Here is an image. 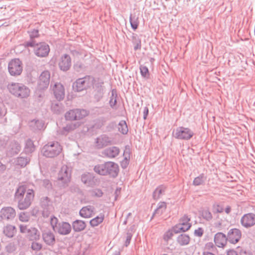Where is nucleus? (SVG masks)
I'll list each match as a JSON object with an SVG mask.
<instances>
[{
    "label": "nucleus",
    "mask_w": 255,
    "mask_h": 255,
    "mask_svg": "<svg viewBox=\"0 0 255 255\" xmlns=\"http://www.w3.org/2000/svg\"><path fill=\"white\" fill-rule=\"evenodd\" d=\"M103 90L102 86H100V88L98 91L99 92V96L98 99L99 100L101 99L103 96V93L101 92V91Z\"/></svg>",
    "instance_id": "nucleus-61"
},
{
    "label": "nucleus",
    "mask_w": 255,
    "mask_h": 255,
    "mask_svg": "<svg viewBox=\"0 0 255 255\" xmlns=\"http://www.w3.org/2000/svg\"><path fill=\"white\" fill-rule=\"evenodd\" d=\"M76 120L82 119L88 115L87 111L84 109H76L75 112Z\"/></svg>",
    "instance_id": "nucleus-40"
},
{
    "label": "nucleus",
    "mask_w": 255,
    "mask_h": 255,
    "mask_svg": "<svg viewBox=\"0 0 255 255\" xmlns=\"http://www.w3.org/2000/svg\"><path fill=\"white\" fill-rule=\"evenodd\" d=\"M227 255H238L237 253L234 251H229L227 252Z\"/></svg>",
    "instance_id": "nucleus-62"
},
{
    "label": "nucleus",
    "mask_w": 255,
    "mask_h": 255,
    "mask_svg": "<svg viewBox=\"0 0 255 255\" xmlns=\"http://www.w3.org/2000/svg\"><path fill=\"white\" fill-rule=\"evenodd\" d=\"M44 124L42 121L33 120L29 123V126L34 131L39 130L43 128Z\"/></svg>",
    "instance_id": "nucleus-28"
},
{
    "label": "nucleus",
    "mask_w": 255,
    "mask_h": 255,
    "mask_svg": "<svg viewBox=\"0 0 255 255\" xmlns=\"http://www.w3.org/2000/svg\"><path fill=\"white\" fill-rule=\"evenodd\" d=\"M203 255H215L213 253L209 252H204L203 253Z\"/></svg>",
    "instance_id": "nucleus-64"
},
{
    "label": "nucleus",
    "mask_w": 255,
    "mask_h": 255,
    "mask_svg": "<svg viewBox=\"0 0 255 255\" xmlns=\"http://www.w3.org/2000/svg\"><path fill=\"white\" fill-rule=\"evenodd\" d=\"M148 114V109L146 107H145L144 108V111H143V119L144 120H145L146 119Z\"/></svg>",
    "instance_id": "nucleus-58"
},
{
    "label": "nucleus",
    "mask_w": 255,
    "mask_h": 255,
    "mask_svg": "<svg viewBox=\"0 0 255 255\" xmlns=\"http://www.w3.org/2000/svg\"><path fill=\"white\" fill-rule=\"evenodd\" d=\"M173 135L175 138L187 140L193 136L194 132L188 128L179 127L174 130Z\"/></svg>",
    "instance_id": "nucleus-8"
},
{
    "label": "nucleus",
    "mask_w": 255,
    "mask_h": 255,
    "mask_svg": "<svg viewBox=\"0 0 255 255\" xmlns=\"http://www.w3.org/2000/svg\"><path fill=\"white\" fill-rule=\"evenodd\" d=\"M206 180V177L205 176L204 174L202 173L198 177L195 178L193 182V184L194 186L203 185L204 184Z\"/></svg>",
    "instance_id": "nucleus-37"
},
{
    "label": "nucleus",
    "mask_w": 255,
    "mask_h": 255,
    "mask_svg": "<svg viewBox=\"0 0 255 255\" xmlns=\"http://www.w3.org/2000/svg\"><path fill=\"white\" fill-rule=\"evenodd\" d=\"M240 255H252L250 253H248L246 251H241Z\"/></svg>",
    "instance_id": "nucleus-63"
},
{
    "label": "nucleus",
    "mask_w": 255,
    "mask_h": 255,
    "mask_svg": "<svg viewBox=\"0 0 255 255\" xmlns=\"http://www.w3.org/2000/svg\"><path fill=\"white\" fill-rule=\"evenodd\" d=\"M201 216L203 219L208 221L211 220L213 218L211 213L207 209L202 211Z\"/></svg>",
    "instance_id": "nucleus-45"
},
{
    "label": "nucleus",
    "mask_w": 255,
    "mask_h": 255,
    "mask_svg": "<svg viewBox=\"0 0 255 255\" xmlns=\"http://www.w3.org/2000/svg\"><path fill=\"white\" fill-rule=\"evenodd\" d=\"M127 158H125V160L123 161L121 163V165L123 168H126L127 166Z\"/></svg>",
    "instance_id": "nucleus-59"
},
{
    "label": "nucleus",
    "mask_w": 255,
    "mask_h": 255,
    "mask_svg": "<svg viewBox=\"0 0 255 255\" xmlns=\"http://www.w3.org/2000/svg\"><path fill=\"white\" fill-rule=\"evenodd\" d=\"M94 212V207L91 206H87L83 207L79 212L80 215L85 218H89L92 217Z\"/></svg>",
    "instance_id": "nucleus-26"
},
{
    "label": "nucleus",
    "mask_w": 255,
    "mask_h": 255,
    "mask_svg": "<svg viewBox=\"0 0 255 255\" xmlns=\"http://www.w3.org/2000/svg\"><path fill=\"white\" fill-rule=\"evenodd\" d=\"M59 67L61 70L63 71H67L71 66V59L70 56L68 54H64L62 55L58 64Z\"/></svg>",
    "instance_id": "nucleus-19"
},
{
    "label": "nucleus",
    "mask_w": 255,
    "mask_h": 255,
    "mask_svg": "<svg viewBox=\"0 0 255 255\" xmlns=\"http://www.w3.org/2000/svg\"><path fill=\"white\" fill-rule=\"evenodd\" d=\"M74 68L76 71L80 72L82 70L84 69V66L82 63L77 62L74 65Z\"/></svg>",
    "instance_id": "nucleus-51"
},
{
    "label": "nucleus",
    "mask_w": 255,
    "mask_h": 255,
    "mask_svg": "<svg viewBox=\"0 0 255 255\" xmlns=\"http://www.w3.org/2000/svg\"><path fill=\"white\" fill-rule=\"evenodd\" d=\"M228 240V236L227 237L224 234L219 232L215 234L214 236V242L216 245L219 248L224 247Z\"/></svg>",
    "instance_id": "nucleus-24"
},
{
    "label": "nucleus",
    "mask_w": 255,
    "mask_h": 255,
    "mask_svg": "<svg viewBox=\"0 0 255 255\" xmlns=\"http://www.w3.org/2000/svg\"><path fill=\"white\" fill-rule=\"evenodd\" d=\"M132 43L134 45L133 49L135 51H136L138 49H140V48H141V40L137 36V35L133 36Z\"/></svg>",
    "instance_id": "nucleus-43"
},
{
    "label": "nucleus",
    "mask_w": 255,
    "mask_h": 255,
    "mask_svg": "<svg viewBox=\"0 0 255 255\" xmlns=\"http://www.w3.org/2000/svg\"><path fill=\"white\" fill-rule=\"evenodd\" d=\"M166 203L164 202H160L157 205V208L153 212L151 219L153 218L154 216L157 215L160 216L165 211L166 209Z\"/></svg>",
    "instance_id": "nucleus-29"
},
{
    "label": "nucleus",
    "mask_w": 255,
    "mask_h": 255,
    "mask_svg": "<svg viewBox=\"0 0 255 255\" xmlns=\"http://www.w3.org/2000/svg\"><path fill=\"white\" fill-rule=\"evenodd\" d=\"M81 181L88 187H93L95 184V176L90 172H85L81 175Z\"/></svg>",
    "instance_id": "nucleus-21"
},
{
    "label": "nucleus",
    "mask_w": 255,
    "mask_h": 255,
    "mask_svg": "<svg viewBox=\"0 0 255 255\" xmlns=\"http://www.w3.org/2000/svg\"><path fill=\"white\" fill-rule=\"evenodd\" d=\"M112 144L111 138L107 134H101L95 139V146L97 149L103 148Z\"/></svg>",
    "instance_id": "nucleus-13"
},
{
    "label": "nucleus",
    "mask_w": 255,
    "mask_h": 255,
    "mask_svg": "<svg viewBox=\"0 0 255 255\" xmlns=\"http://www.w3.org/2000/svg\"><path fill=\"white\" fill-rule=\"evenodd\" d=\"M5 78L4 74L0 73V87L3 84L5 81Z\"/></svg>",
    "instance_id": "nucleus-56"
},
{
    "label": "nucleus",
    "mask_w": 255,
    "mask_h": 255,
    "mask_svg": "<svg viewBox=\"0 0 255 255\" xmlns=\"http://www.w3.org/2000/svg\"><path fill=\"white\" fill-rule=\"evenodd\" d=\"M7 89L12 95L21 99L27 98L30 94L29 89L21 83H10L7 85Z\"/></svg>",
    "instance_id": "nucleus-4"
},
{
    "label": "nucleus",
    "mask_w": 255,
    "mask_h": 255,
    "mask_svg": "<svg viewBox=\"0 0 255 255\" xmlns=\"http://www.w3.org/2000/svg\"><path fill=\"white\" fill-rule=\"evenodd\" d=\"M15 227L12 225H7L3 228V234L8 238H11L13 236L14 233Z\"/></svg>",
    "instance_id": "nucleus-35"
},
{
    "label": "nucleus",
    "mask_w": 255,
    "mask_h": 255,
    "mask_svg": "<svg viewBox=\"0 0 255 255\" xmlns=\"http://www.w3.org/2000/svg\"><path fill=\"white\" fill-rule=\"evenodd\" d=\"M29 218V214L27 212H21L19 214V220L22 222H28Z\"/></svg>",
    "instance_id": "nucleus-46"
},
{
    "label": "nucleus",
    "mask_w": 255,
    "mask_h": 255,
    "mask_svg": "<svg viewBox=\"0 0 255 255\" xmlns=\"http://www.w3.org/2000/svg\"><path fill=\"white\" fill-rule=\"evenodd\" d=\"M129 22L131 28L133 30H136L138 25V17L135 14H130L129 17Z\"/></svg>",
    "instance_id": "nucleus-39"
},
{
    "label": "nucleus",
    "mask_w": 255,
    "mask_h": 255,
    "mask_svg": "<svg viewBox=\"0 0 255 255\" xmlns=\"http://www.w3.org/2000/svg\"><path fill=\"white\" fill-rule=\"evenodd\" d=\"M6 114V111L5 109L2 110L0 107V118H2Z\"/></svg>",
    "instance_id": "nucleus-60"
},
{
    "label": "nucleus",
    "mask_w": 255,
    "mask_h": 255,
    "mask_svg": "<svg viewBox=\"0 0 255 255\" xmlns=\"http://www.w3.org/2000/svg\"><path fill=\"white\" fill-rule=\"evenodd\" d=\"M94 81V78L90 76L79 78L73 83V89L77 92L86 90L93 85Z\"/></svg>",
    "instance_id": "nucleus-6"
},
{
    "label": "nucleus",
    "mask_w": 255,
    "mask_h": 255,
    "mask_svg": "<svg viewBox=\"0 0 255 255\" xmlns=\"http://www.w3.org/2000/svg\"><path fill=\"white\" fill-rule=\"evenodd\" d=\"M71 170L67 165L61 167L58 174L57 179L63 187H66L70 181Z\"/></svg>",
    "instance_id": "nucleus-7"
},
{
    "label": "nucleus",
    "mask_w": 255,
    "mask_h": 255,
    "mask_svg": "<svg viewBox=\"0 0 255 255\" xmlns=\"http://www.w3.org/2000/svg\"><path fill=\"white\" fill-rule=\"evenodd\" d=\"M109 104L112 108L116 109L115 106L117 104V94L116 91L114 89L112 91Z\"/></svg>",
    "instance_id": "nucleus-41"
},
{
    "label": "nucleus",
    "mask_w": 255,
    "mask_h": 255,
    "mask_svg": "<svg viewBox=\"0 0 255 255\" xmlns=\"http://www.w3.org/2000/svg\"><path fill=\"white\" fill-rule=\"evenodd\" d=\"M77 127L76 124H71L67 125L66 127H64L61 130L58 132L62 135H67L70 131L75 129Z\"/></svg>",
    "instance_id": "nucleus-32"
},
{
    "label": "nucleus",
    "mask_w": 255,
    "mask_h": 255,
    "mask_svg": "<svg viewBox=\"0 0 255 255\" xmlns=\"http://www.w3.org/2000/svg\"><path fill=\"white\" fill-rule=\"evenodd\" d=\"M141 75L144 78L147 77L149 75V71L148 68L144 65H141L139 67Z\"/></svg>",
    "instance_id": "nucleus-47"
},
{
    "label": "nucleus",
    "mask_w": 255,
    "mask_h": 255,
    "mask_svg": "<svg viewBox=\"0 0 255 255\" xmlns=\"http://www.w3.org/2000/svg\"><path fill=\"white\" fill-rule=\"evenodd\" d=\"M242 233L240 230L237 229H232L228 233V241L231 244H235L240 240Z\"/></svg>",
    "instance_id": "nucleus-20"
},
{
    "label": "nucleus",
    "mask_w": 255,
    "mask_h": 255,
    "mask_svg": "<svg viewBox=\"0 0 255 255\" xmlns=\"http://www.w3.org/2000/svg\"><path fill=\"white\" fill-rule=\"evenodd\" d=\"M42 237L43 242L49 246H53L56 242L54 234L50 230H44L42 232Z\"/></svg>",
    "instance_id": "nucleus-17"
},
{
    "label": "nucleus",
    "mask_w": 255,
    "mask_h": 255,
    "mask_svg": "<svg viewBox=\"0 0 255 255\" xmlns=\"http://www.w3.org/2000/svg\"><path fill=\"white\" fill-rule=\"evenodd\" d=\"M72 228L75 232H80L85 230L86 227L85 222L82 220H76L72 223Z\"/></svg>",
    "instance_id": "nucleus-27"
},
{
    "label": "nucleus",
    "mask_w": 255,
    "mask_h": 255,
    "mask_svg": "<svg viewBox=\"0 0 255 255\" xmlns=\"http://www.w3.org/2000/svg\"><path fill=\"white\" fill-rule=\"evenodd\" d=\"M29 36L31 39L38 37V30L33 29L29 33Z\"/></svg>",
    "instance_id": "nucleus-55"
},
{
    "label": "nucleus",
    "mask_w": 255,
    "mask_h": 255,
    "mask_svg": "<svg viewBox=\"0 0 255 255\" xmlns=\"http://www.w3.org/2000/svg\"><path fill=\"white\" fill-rule=\"evenodd\" d=\"M36 44L38 43H36V42L34 40L31 39L30 41L25 42L24 45L26 47H34L35 48Z\"/></svg>",
    "instance_id": "nucleus-53"
},
{
    "label": "nucleus",
    "mask_w": 255,
    "mask_h": 255,
    "mask_svg": "<svg viewBox=\"0 0 255 255\" xmlns=\"http://www.w3.org/2000/svg\"><path fill=\"white\" fill-rule=\"evenodd\" d=\"M42 247V245L41 244L39 243H37L35 241H34L32 243L31 248V249L35 251L38 252L39 251Z\"/></svg>",
    "instance_id": "nucleus-49"
},
{
    "label": "nucleus",
    "mask_w": 255,
    "mask_h": 255,
    "mask_svg": "<svg viewBox=\"0 0 255 255\" xmlns=\"http://www.w3.org/2000/svg\"><path fill=\"white\" fill-rule=\"evenodd\" d=\"M50 224L54 232L60 235H68L71 232L72 227L69 223L59 222L58 219L54 216L50 217Z\"/></svg>",
    "instance_id": "nucleus-3"
},
{
    "label": "nucleus",
    "mask_w": 255,
    "mask_h": 255,
    "mask_svg": "<svg viewBox=\"0 0 255 255\" xmlns=\"http://www.w3.org/2000/svg\"><path fill=\"white\" fill-rule=\"evenodd\" d=\"M35 150V146L32 141L28 139L25 142L24 151L27 154L31 153Z\"/></svg>",
    "instance_id": "nucleus-36"
},
{
    "label": "nucleus",
    "mask_w": 255,
    "mask_h": 255,
    "mask_svg": "<svg viewBox=\"0 0 255 255\" xmlns=\"http://www.w3.org/2000/svg\"><path fill=\"white\" fill-rule=\"evenodd\" d=\"M20 150V146L19 143L15 141H12L10 142L7 150V154L9 156H12L17 154Z\"/></svg>",
    "instance_id": "nucleus-25"
},
{
    "label": "nucleus",
    "mask_w": 255,
    "mask_h": 255,
    "mask_svg": "<svg viewBox=\"0 0 255 255\" xmlns=\"http://www.w3.org/2000/svg\"><path fill=\"white\" fill-rule=\"evenodd\" d=\"M173 236V234L171 231H167L163 236V239L164 241L167 242L170 239H171L172 236Z\"/></svg>",
    "instance_id": "nucleus-52"
},
{
    "label": "nucleus",
    "mask_w": 255,
    "mask_h": 255,
    "mask_svg": "<svg viewBox=\"0 0 255 255\" xmlns=\"http://www.w3.org/2000/svg\"><path fill=\"white\" fill-rule=\"evenodd\" d=\"M16 215L15 210L11 207L2 208L0 211V217L3 220L11 221Z\"/></svg>",
    "instance_id": "nucleus-15"
},
{
    "label": "nucleus",
    "mask_w": 255,
    "mask_h": 255,
    "mask_svg": "<svg viewBox=\"0 0 255 255\" xmlns=\"http://www.w3.org/2000/svg\"><path fill=\"white\" fill-rule=\"evenodd\" d=\"M20 232L26 234L30 241H37L39 239L40 233L35 228L29 227L24 225L19 226Z\"/></svg>",
    "instance_id": "nucleus-10"
},
{
    "label": "nucleus",
    "mask_w": 255,
    "mask_h": 255,
    "mask_svg": "<svg viewBox=\"0 0 255 255\" xmlns=\"http://www.w3.org/2000/svg\"><path fill=\"white\" fill-rule=\"evenodd\" d=\"M50 75L48 71H44L40 74L38 81L39 89L43 90L47 88L50 82Z\"/></svg>",
    "instance_id": "nucleus-18"
},
{
    "label": "nucleus",
    "mask_w": 255,
    "mask_h": 255,
    "mask_svg": "<svg viewBox=\"0 0 255 255\" xmlns=\"http://www.w3.org/2000/svg\"><path fill=\"white\" fill-rule=\"evenodd\" d=\"M8 70L11 76L19 75L22 71L21 62L19 59L11 60L8 63Z\"/></svg>",
    "instance_id": "nucleus-11"
},
{
    "label": "nucleus",
    "mask_w": 255,
    "mask_h": 255,
    "mask_svg": "<svg viewBox=\"0 0 255 255\" xmlns=\"http://www.w3.org/2000/svg\"><path fill=\"white\" fill-rule=\"evenodd\" d=\"M104 219V215L100 214L99 216L96 217L90 221V225L95 227L98 226L100 224L102 223Z\"/></svg>",
    "instance_id": "nucleus-34"
},
{
    "label": "nucleus",
    "mask_w": 255,
    "mask_h": 255,
    "mask_svg": "<svg viewBox=\"0 0 255 255\" xmlns=\"http://www.w3.org/2000/svg\"><path fill=\"white\" fill-rule=\"evenodd\" d=\"M134 229V226H132L128 231L127 233L126 239L125 243V246L128 247L130 244L131 237L132 236V230Z\"/></svg>",
    "instance_id": "nucleus-44"
},
{
    "label": "nucleus",
    "mask_w": 255,
    "mask_h": 255,
    "mask_svg": "<svg viewBox=\"0 0 255 255\" xmlns=\"http://www.w3.org/2000/svg\"><path fill=\"white\" fill-rule=\"evenodd\" d=\"M177 242L180 246L187 245L190 242V237L188 235L182 234L178 236Z\"/></svg>",
    "instance_id": "nucleus-30"
},
{
    "label": "nucleus",
    "mask_w": 255,
    "mask_h": 255,
    "mask_svg": "<svg viewBox=\"0 0 255 255\" xmlns=\"http://www.w3.org/2000/svg\"><path fill=\"white\" fill-rule=\"evenodd\" d=\"M241 225L246 228H249L255 225V214L252 213L244 215L241 219Z\"/></svg>",
    "instance_id": "nucleus-16"
},
{
    "label": "nucleus",
    "mask_w": 255,
    "mask_h": 255,
    "mask_svg": "<svg viewBox=\"0 0 255 255\" xmlns=\"http://www.w3.org/2000/svg\"><path fill=\"white\" fill-rule=\"evenodd\" d=\"M91 195L97 197H101L102 196L103 193L101 189H95L90 191Z\"/></svg>",
    "instance_id": "nucleus-48"
},
{
    "label": "nucleus",
    "mask_w": 255,
    "mask_h": 255,
    "mask_svg": "<svg viewBox=\"0 0 255 255\" xmlns=\"http://www.w3.org/2000/svg\"><path fill=\"white\" fill-rule=\"evenodd\" d=\"M51 110L55 113L59 114L61 111V107L58 103H53L51 106Z\"/></svg>",
    "instance_id": "nucleus-50"
},
{
    "label": "nucleus",
    "mask_w": 255,
    "mask_h": 255,
    "mask_svg": "<svg viewBox=\"0 0 255 255\" xmlns=\"http://www.w3.org/2000/svg\"><path fill=\"white\" fill-rule=\"evenodd\" d=\"M215 210L217 213H222L223 212L224 209L222 207L217 205Z\"/></svg>",
    "instance_id": "nucleus-57"
},
{
    "label": "nucleus",
    "mask_w": 255,
    "mask_h": 255,
    "mask_svg": "<svg viewBox=\"0 0 255 255\" xmlns=\"http://www.w3.org/2000/svg\"><path fill=\"white\" fill-rule=\"evenodd\" d=\"M35 54L39 57H46L50 51L49 45L45 42L36 44L34 49Z\"/></svg>",
    "instance_id": "nucleus-14"
},
{
    "label": "nucleus",
    "mask_w": 255,
    "mask_h": 255,
    "mask_svg": "<svg viewBox=\"0 0 255 255\" xmlns=\"http://www.w3.org/2000/svg\"><path fill=\"white\" fill-rule=\"evenodd\" d=\"M75 112H76V109L71 110L66 112L65 115L66 120L68 121L76 120Z\"/></svg>",
    "instance_id": "nucleus-42"
},
{
    "label": "nucleus",
    "mask_w": 255,
    "mask_h": 255,
    "mask_svg": "<svg viewBox=\"0 0 255 255\" xmlns=\"http://www.w3.org/2000/svg\"><path fill=\"white\" fill-rule=\"evenodd\" d=\"M40 206L42 208V215L44 217H48L53 210L52 202L47 197L41 198Z\"/></svg>",
    "instance_id": "nucleus-12"
},
{
    "label": "nucleus",
    "mask_w": 255,
    "mask_h": 255,
    "mask_svg": "<svg viewBox=\"0 0 255 255\" xmlns=\"http://www.w3.org/2000/svg\"><path fill=\"white\" fill-rule=\"evenodd\" d=\"M204 233V231L202 228H199L195 230L194 231V235L196 236L201 237L202 236Z\"/></svg>",
    "instance_id": "nucleus-54"
},
{
    "label": "nucleus",
    "mask_w": 255,
    "mask_h": 255,
    "mask_svg": "<svg viewBox=\"0 0 255 255\" xmlns=\"http://www.w3.org/2000/svg\"><path fill=\"white\" fill-rule=\"evenodd\" d=\"M29 161V160L27 157L20 156L15 159L14 163L16 165L23 167L27 165Z\"/></svg>",
    "instance_id": "nucleus-33"
},
{
    "label": "nucleus",
    "mask_w": 255,
    "mask_h": 255,
    "mask_svg": "<svg viewBox=\"0 0 255 255\" xmlns=\"http://www.w3.org/2000/svg\"><path fill=\"white\" fill-rule=\"evenodd\" d=\"M53 91L54 96L57 100L60 101L64 98L65 89L61 83H57L55 84Z\"/></svg>",
    "instance_id": "nucleus-23"
},
{
    "label": "nucleus",
    "mask_w": 255,
    "mask_h": 255,
    "mask_svg": "<svg viewBox=\"0 0 255 255\" xmlns=\"http://www.w3.org/2000/svg\"><path fill=\"white\" fill-rule=\"evenodd\" d=\"M120 150L118 147L111 146L105 149L102 154L103 155L109 158H114L117 157L120 153Z\"/></svg>",
    "instance_id": "nucleus-22"
},
{
    "label": "nucleus",
    "mask_w": 255,
    "mask_h": 255,
    "mask_svg": "<svg viewBox=\"0 0 255 255\" xmlns=\"http://www.w3.org/2000/svg\"><path fill=\"white\" fill-rule=\"evenodd\" d=\"M94 170L100 175H109L111 177L115 178L118 175L119 168L117 163L112 161H108L103 164L95 165Z\"/></svg>",
    "instance_id": "nucleus-2"
},
{
    "label": "nucleus",
    "mask_w": 255,
    "mask_h": 255,
    "mask_svg": "<svg viewBox=\"0 0 255 255\" xmlns=\"http://www.w3.org/2000/svg\"><path fill=\"white\" fill-rule=\"evenodd\" d=\"M61 151V146L58 142L49 143L45 145L41 150L43 156L49 158L57 156Z\"/></svg>",
    "instance_id": "nucleus-5"
},
{
    "label": "nucleus",
    "mask_w": 255,
    "mask_h": 255,
    "mask_svg": "<svg viewBox=\"0 0 255 255\" xmlns=\"http://www.w3.org/2000/svg\"><path fill=\"white\" fill-rule=\"evenodd\" d=\"M118 130L123 134L128 133V129L127 123L124 120L121 121L118 125Z\"/></svg>",
    "instance_id": "nucleus-31"
},
{
    "label": "nucleus",
    "mask_w": 255,
    "mask_h": 255,
    "mask_svg": "<svg viewBox=\"0 0 255 255\" xmlns=\"http://www.w3.org/2000/svg\"><path fill=\"white\" fill-rule=\"evenodd\" d=\"M33 190H26L24 186H19L14 194V200L17 202V207L20 210H25L29 208L33 200Z\"/></svg>",
    "instance_id": "nucleus-1"
},
{
    "label": "nucleus",
    "mask_w": 255,
    "mask_h": 255,
    "mask_svg": "<svg viewBox=\"0 0 255 255\" xmlns=\"http://www.w3.org/2000/svg\"><path fill=\"white\" fill-rule=\"evenodd\" d=\"M190 221V218L185 215L180 219L179 223L173 227V231L174 233L178 234L188 231L191 227V224L189 223Z\"/></svg>",
    "instance_id": "nucleus-9"
},
{
    "label": "nucleus",
    "mask_w": 255,
    "mask_h": 255,
    "mask_svg": "<svg viewBox=\"0 0 255 255\" xmlns=\"http://www.w3.org/2000/svg\"><path fill=\"white\" fill-rule=\"evenodd\" d=\"M165 189V187L162 185L157 187L153 193V198L154 199H158L162 194L164 192Z\"/></svg>",
    "instance_id": "nucleus-38"
}]
</instances>
